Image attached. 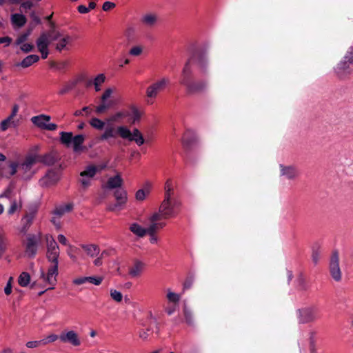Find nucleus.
I'll return each instance as SVG.
<instances>
[{
  "label": "nucleus",
  "mask_w": 353,
  "mask_h": 353,
  "mask_svg": "<svg viewBox=\"0 0 353 353\" xmlns=\"http://www.w3.org/2000/svg\"><path fill=\"white\" fill-rule=\"evenodd\" d=\"M166 297L170 302L177 303L180 301V295L175 292H172L170 290H167Z\"/></svg>",
  "instance_id": "nucleus-43"
},
{
  "label": "nucleus",
  "mask_w": 353,
  "mask_h": 353,
  "mask_svg": "<svg viewBox=\"0 0 353 353\" xmlns=\"http://www.w3.org/2000/svg\"><path fill=\"white\" fill-rule=\"evenodd\" d=\"M6 241L3 235L0 234V256L4 253L6 249Z\"/></svg>",
  "instance_id": "nucleus-51"
},
{
  "label": "nucleus",
  "mask_w": 353,
  "mask_h": 353,
  "mask_svg": "<svg viewBox=\"0 0 353 353\" xmlns=\"http://www.w3.org/2000/svg\"><path fill=\"white\" fill-rule=\"evenodd\" d=\"M30 34V30H29L27 33L23 34L18 37V38L15 41V43L17 45H21L23 44L28 39V37Z\"/></svg>",
  "instance_id": "nucleus-49"
},
{
  "label": "nucleus",
  "mask_w": 353,
  "mask_h": 353,
  "mask_svg": "<svg viewBox=\"0 0 353 353\" xmlns=\"http://www.w3.org/2000/svg\"><path fill=\"white\" fill-rule=\"evenodd\" d=\"M134 32L135 30L133 27H129L126 29L125 35L128 39H130L133 37Z\"/></svg>",
  "instance_id": "nucleus-62"
},
{
  "label": "nucleus",
  "mask_w": 353,
  "mask_h": 353,
  "mask_svg": "<svg viewBox=\"0 0 353 353\" xmlns=\"http://www.w3.org/2000/svg\"><path fill=\"white\" fill-rule=\"evenodd\" d=\"M158 20V16L154 13H148L144 14L141 19V23L147 27H153Z\"/></svg>",
  "instance_id": "nucleus-22"
},
{
  "label": "nucleus",
  "mask_w": 353,
  "mask_h": 353,
  "mask_svg": "<svg viewBox=\"0 0 353 353\" xmlns=\"http://www.w3.org/2000/svg\"><path fill=\"white\" fill-rule=\"evenodd\" d=\"M168 83V79L163 78L152 83L146 88V102L148 104L153 103L154 99L165 88Z\"/></svg>",
  "instance_id": "nucleus-8"
},
{
  "label": "nucleus",
  "mask_w": 353,
  "mask_h": 353,
  "mask_svg": "<svg viewBox=\"0 0 353 353\" xmlns=\"http://www.w3.org/2000/svg\"><path fill=\"white\" fill-rule=\"evenodd\" d=\"M330 274L332 278L336 282L341 281L342 279V272L339 265V255L336 251L332 254L330 265Z\"/></svg>",
  "instance_id": "nucleus-11"
},
{
  "label": "nucleus",
  "mask_w": 353,
  "mask_h": 353,
  "mask_svg": "<svg viewBox=\"0 0 353 353\" xmlns=\"http://www.w3.org/2000/svg\"><path fill=\"white\" fill-rule=\"evenodd\" d=\"M123 180L119 175L110 177L107 182V187L110 189L119 188L121 186Z\"/></svg>",
  "instance_id": "nucleus-29"
},
{
  "label": "nucleus",
  "mask_w": 353,
  "mask_h": 353,
  "mask_svg": "<svg viewBox=\"0 0 353 353\" xmlns=\"http://www.w3.org/2000/svg\"><path fill=\"white\" fill-rule=\"evenodd\" d=\"M296 315L300 324L313 323L320 318L319 308L314 305L298 309L296 311Z\"/></svg>",
  "instance_id": "nucleus-5"
},
{
  "label": "nucleus",
  "mask_w": 353,
  "mask_h": 353,
  "mask_svg": "<svg viewBox=\"0 0 353 353\" xmlns=\"http://www.w3.org/2000/svg\"><path fill=\"white\" fill-rule=\"evenodd\" d=\"M124 204H120L119 202L117 201L114 204L110 205L108 207L109 210L110 211H118L122 208V206Z\"/></svg>",
  "instance_id": "nucleus-55"
},
{
  "label": "nucleus",
  "mask_w": 353,
  "mask_h": 353,
  "mask_svg": "<svg viewBox=\"0 0 353 353\" xmlns=\"http://www.w3.org/2000/svg\"><path fill=\"white\" fill-rule=\"evenodd\" d=\"M45 239L46 241V259L50 263V265L48 269L47 273H45L43 271L41 272V278L43 281L52 286L48 288V290H51L54 289L57 282V277L59 274L58 267L60 250L52 236L46 234Z\"/></svg>",
  "instance_id": "nucleus-1"
},
{
  "label": "nucleus",
  "mask_w": 353,
  "mask_h": 353,
  "mask_svg": "<svg viewBox=\"0 0 353 353\" xmlns=\"http://www.w3.org/2000/svg\"><path fill=\"white\" fill-rule=\"evenodd\" d=\"M60 219H58V216H55L54 214H53L52 217V219H51V221L52 222V223L57 228H61V223H60Z\"/></svg>",
  "instance_id": "nucleus-63"
},
{
  "label": "nucleus",
  "mask_w": 353,
  "mask_h": 353,
  "mask_svg": "<svg viewBox=\"0 0 353 353\" xmlns=\"http://www.w3.org/2000/svg\"><path fill=\"white\" fill-rule=\"evenodd\" d=\"M117 131L112 126L106 127L103 134L101 135V139H108L115 137Z\"/></svg>",
  "instance_id": "nucleus-39"
},
{
  "label": "nucleus",
  "mask_w": 353,
  "mask_h": 353,
  "mask_svg": "<svg viewBox=\"0 0 353 353\" xmlns=\"http://www.w3.org/2000/svg\"><path fill=\"white\" fill-rule=\"evenodd\" d=\"M82 248L90 257H94L97 256L100 252L99 248L94 244L83 245Z\"/></svg>",
  "instance_id": "nucleus-28"
},
{
  "label": "nucleus",
  "mask_w": 353,
  "mask_h": 353,
  "mask_svg": "<svg viewBox=\"0 0 353 353\" xmlns=\"http://www.w3.org/2000/svg\"><path fill=\"white\" fill-rule=\"evenodd\" d=\"M188 50L189 52V57L187 61V64L201 66L208 64V45L196 46L192 44L188 47Z\"/></svg>",
  "instance_id": "nucleus-3"
},
{
  "label": "nucleus",
  "mask_w": 353,
  "mask_h": 353,
  "mask_svg": "<svg viewBox=\"0 0 353 353\" xmlns=\"http://www.w3.org/2000/svg\"><path fill=\"white\" fill-rule=\"evenodd\" d=\"M145 265L140 261H136L129 270V274L132 278L141 276L145 269Z\"/></svg>",
  "instance_id": "nucleus-19"
},
{
  "label": "nucleus",
  "mask_w": 353,
  "mask_h": 353,
  "mask_svg": "<svg viewBox=\"0 0 353 353\" xmlns=\"http://www.w3.org/2000/svg\"><path fill=\"white\" fill-rule=\"evenodd\" d=\"M33 6V3L31 1H26L21 3V8L24 10H30Z\"/></svg>",
  "instance_id": "nucleus-64"
},
{
  "label": "nucleus",
  "mask_w": 353,
  "mask_h": 353,
  "mask_svg": "<svg viewBox=\"0 0 353 353\" xmlns=\"http://www.w3.org/2000/svg\"><path fill=\"white\" fill-rule=\"evenodd\" d=\"M110 292V296L114 301L117 302H121L122 301L123 295L120 292L111 289Z\"/></svg>",
  "instance_id": "nucleus-46"
},
{
  "label": "nucleus",
  "mask_w": 353,
  "mask_h": 353,
  "mask_svg": "<svg viewBox=\"0 0 353 353\" xmlns=\"http://www.w3.org/2000/svg\"><path fill=\"white\" fill-rule=\"evenodd\" d=\"M50 120V117L45 114H41L32 117V122L39 128H45L47 123Z\"/></svg>",
  "instance_id": "nucleus-23"
},
{
  "label": "nucleus",
  "mask_w": 353,
  "mask_h": 353,
  "mask_svg": "<svg viewBox=\"0 0 353 353\" xmlns=\"http://www.w3.org/2000/svg\"><path fill=\"white\" fill-rule=\"evenodd\" d=\"M35 216V212H30L26 214L21 221V227L20 228V232L25 234L29 229L32 223V221Z\"/></svg>",
  "instance_id": "nucleus-20"
},
{
  "label": "nucleus",
  "mask_w": 353,
  "mask_h": 353,
  "mask_svg": "<svg viewBox=\"0 0 353 353\" xmlns=\"http://www.w3.org/2000/svg\"><path fill=\"white\" fill-rule=\"evenodd\" d=\"M39 59V57L36 54H32L26 57L23 59L20 64L17 66H30L32 64L37 62Z\"/></svg>",
  "instance_id": "nucleus-32"
},
{
  "label": "nucleus",
  "mask_w": 353,
  "mask_h": 353,
  "mask_svg": "<svg viewBox=\"0 0 353 353\" xmlns=\"http://www.w3.org/2000/svg\"><path fill=\"white\" fill-rule=\"evenodd\" d=\"M59 178L60 174L57 170H50L40 179L39 183L42 187H50L56 184Z\"/></svg>",
  "instance_id": "nucleus-14"
},
{
  "label": "nucleus",
  "mask_w": 353,
  "mask_h": 353,
  "mask_svg": "<svg viewBox=\"0 0 353 353\" xmlns=\"http://www.w3.org/2000/svg\"><path fill=\"white\" fill-rule=\"evenodd\" d=\"M114 196L120 204H125L127 201V192L124 190H117L114 192Z\"/></svg>",
  "instance_id": "nucleus-34"
},
{
  "label": "nucleus",
  "mask_w": 353,
  "mask_h": 353,
  "mask_svg": "<svg viewBox=\"0 0 353 353\" xmlns=\"http://www.w3.org/2000/svg\"><path fill=\"white\" fill-rule=\"evenodd\" d=\"M117 132L123 139H127L130 141L132 132L129 129L124 126H119L117 130Z\"/></svg>",
  "instance_id": "nucleus-38"
},
{
  "label": "nucleus",
  "mask_w": 353,
  "mask_h": 353,
  "mask_svg": "<svg viewBox=\"0 0 353 353\" xmlns=\"http://www.w3.org/2000/svg\"><path fill=\"white\" fill-rule=\"evenodd\" d=\"M184 316H185L186 323L188 325H192L193 324V317H192V314L191 311L185 308L184 309Z\"/></svg>",
  "instance_id": "nucleus-48"
},
{
  "label": "nucleus",
  "mask_w": 353,
  "mask_h": 353,
  "mask_svg": "<svg viewBox=\"0 0 353 353\" xmlns=\"http://www.w3.org/2000/svg\"><path fill=\"white\" fill-rule=\"evenodd\" d=\"M34 48V46L29 43H23L21 46V50L25 52H30Z\"/></svg>",
  "instance_id": "nucleus-59"
},
{
  "label": "nucleus",
  "mask_w": 353,
  "mask_h": 353,
  "mask_svg": "<svg viewBox=\"0 0 353 353\" xmlns=\"http://www.w3.org/2000/svg\"><path fill=\"white\" fill-rule=\"evenodd\" d=\"M90 124L92 127L99 130H103L105 127V123L97 118H92L90 121Z\"/></svg>",
  "instance_id": "nucleus-40"
},
{
  "label": "nucleus",
  "mask_w": 353,
  "mask_h": 353,
  "mask_svg": "<svg viewBox=\"0 0 353 353\" xmlns=\"http://www.w3.org/2000/svg\"><path fill=\"white\" fill-rule=\"evenodd\" d=\"M36 163H43L46 165H52L54 162V157L49 154L45 155L32 154Z\"/></svg>",
  "instance_id": "nucleus-25"
},
{
  "label": "nucleus",
  "mask_w": 353,
  "mask_h": 353,
  "mask_svg": "<svg viewBox=\"0 0 353 353\" xmlns=\"http://www.w3.org/2000/svg\"><path fill=\"white\" fill-rule=\"evenodd\" d=\"M85 140V137L82 134L77 135L72 137V143L73 144V149L74 152H79L81 147V145Z\"/></svg>",
  "instance_id": "nucleus-31"
},
{
  "label": "nucleus",
  "mask_w": 353,
  "mask_h": 353,
  "mask_svg": "<svg viewBox=\"0 0 353 353\" xmlns=\"http://www.w3.org/2000/svg\"><path fill=\"white\" fill-rule=\"evenodd\" d=\"M36 163L33 155L27 156L21 163H18L19 176L24 179L31 178L35 173L33 166Z\"/></svg>",
  "instance_id": "nucleus-9"
},
{
  "label": "nucleus",
  "mask_w": 353,
  "mask_h": 353,
  "mask_svg": "<svg viewBox=\"0 0 353 353\" xmlns=\"http://www.w3.org/2000/svg\"><path fill=\"white\" fill-rule=\"evenodd\" d=\"M320 259V252L318 250H313L312 254V261L316 264L319 262V260Z\"/></svg>",
  "instance_id": "nucleus-58"
},
{
  "label": "nucleus",
  "mask_w": 353,
  "mask_h": 353,
  "mask_svg": "<svg viewBox=\"0 0 353 353\" xmlns=\"http://www.w3.org/2000/svg\"><path fill=\"white\" fill-rule=\"evenodd\" d=\"M17 173L19 174L18 163L10 161L6 166L3 168L2 170L0 172V175L3 177L10 178Z\"/></svg>",
  "instance_id": "nucleus-17"
},
{
  "label": "nucleus",
  "mask_w": 353,
  "mask_h": 353,
  "mask_svg": "<svg viewBox=\"0 0 353 353\" xmlns=\"http://www.w3.org/2000/svg\"><path fill=\"white\" fill-rule=\"evenodd\" d=\"M61 135V141L63 144H65L67 146H70V145L72 143V133L71 132H61L60 133Z\"/></svg>",
  "instance_id": "nucleus-36"
},
{
  "label": "nucleus",
  "mask_w": 353,
  "mask_h": 353,
  "mask_svg": "<svg viewBox=\"0 0 353 353\" xmlns=\"http://www.w3.org/2000/svg\"><path fill=\"white\" fill-rule=\"evenodd\" d=\"M7 197L10 199V207L8 210V214H13L17 210H20L22 207L21 201L20 199H14L12 196V190L8 188L5 192L0 195V198Z\"/></svg>",
  "instance_id": "nucleus-15"
},
{
  "label": "nucleus",
  "mask_w": 353,
  "mask_h": 353,
  "mask_svg": "<svg viewBox=\"0 0 353 353\" xmlns=\"http://www.w3.org/2000/svg\"><path fill=\"white\" fill-rule=\"evenodd\" d=\"M334 73L341 79H345L353 74V68H334Z\"/></svg>",
  "instance_id": "nucleus-24"
},
{
  "label": "nucleus",
  "mask_w": 353,
  "mask_h": 353,
  "mask_svg": "<svg viewBox=\"0 0 353 353\" xmlns=\"http://www.w3.org/2000/svg\"><path fill=\"white\" fill-rule=\"evenodd\" d=\"M30 281V276L26 272H23L18 278V283L21 287H26Z\"/></svg>",
  "instance_id": "nucleus-35"
},
{
  "label": "nucleus",
  "mask_w": 353,
  "mask_h": 353,
  "mask_svg": "<svg viewBox=\"0 0 353 353\" xmlns=\"http://www.w3.org/2000/svg\"><path fill=\"white\" fill-rule=\"evenodd\" d=\"M281 174L285 176L289 180L295 179L299 174L298 170L294 166L280 165Z\"/></svg>",
  "instance_id": "nucleus-18"
},
{
  "label": "nucleus",
  "mask_w": 353,
  "mask_h": 353,
  "mask_svg": "<svg viewBox=\"0 0 353 353\" xmlns=\"http://www.w3.org/2000/svg\"><path fill=\"white\" fill-rule=\"evenodd\" d=\"M125 117V114L124 112H118L115 113L114 114H113L112 116H111L109 121H112V122L117 121L120 119L123 118Z\"/></svg>",
  "instance_id": "nucleus-52"
},
{
  "label": "nucleus",
  "mask_w": 353,
  "mask_h": 353,
  "mask_svg": "<svg viewBox=\"0 0 353 353\" xmlns=\"http://www.w3.org/2000/svg\"><path fill=\"white\" fill-rule=\"evenodd\" d=\"M58 339H59V336L57 334H50L46 338L41 339V343H43V345H46L48 343H53L56 341Z\"/></svg>",
  "instance_id": "nucleus-45"
},
{
  "label": "nucleus",
  "mask_w": 353,
  "mask_h": 353,
  "mask_svg": "<svg viewBox=\"0 0 353 353\" xmlns=\"http://www.w3.org/2000/svg\"><path fill=\"white\" fill-rule=\"evenodd\" d=\"M165 195L163 200H172L173 185L170 179H168L165 184Z\"/></svg>",
  "instance_id": "nucleus-33"
},
{
  "label": "nucleus",
  "mask_w": 353,
  "mask_h": 353,
  "mask_svg": "<svg viewBox=\"0 0 353 353\" xmlns=\"http://www.w3.org/2000/svg\"><path fill=\"white\" fill-rule=\"evenodd\" d=\"M296 283H297V288H298L299 290L306 291L308 290L309 285L307 283L306 279L302 275H300L297 278Z\"/></svg>",
  "instance_id": "nucleus-37"
},
{
  "label": "nucleus",
  "mask_w": 353,
  "mask_h": 353,
  "mask_svg": "<svg viewBox=\"0 0 353 353\" xmlns=\"http://www.w3.org/2000/svg\"><path fill=\"white\" fill-rule=\"evenodd\" d=\"M88 167L94 168V175L98 172H101L103 170L105 167L106 164H99V165H89Z\"/></svg>",
  "instance_id": "nucleus-57"
},
{
  "label": "nucleus",
  "mask_w": 353,
  "mask_h": 353,
  "mask_svg": "<svg viewBox=\"0 0 353 353\" xmlns=\"http://www.w3.org/2000/svg\"><path fill=\"white\" fill-rule=\"evenodd\" d=\"M149 225L148 226L147 234L149 235V241L152 244H156L159 241V237L156 234L157 232L161 229H163L166 223L165 222H155L148 221Z\"/></svg>",
  "instance_id": "nucleus-12"
},
{
  "label": "nucleus",
  "mask_w": 353,
  "mask_h": 353,
  "mask_svg": "<svg viewBox=\"0 0 353 353\" xmlns=\"http://www.w3.org/2000/svg\"><path fill=\"white\" fill-rule=\"evenodd\" d=\"M141 117V113L137 109L134 108L132 110V119L133 122H136L140 119Z\"/></svg>",
  "instance_id": "nucleus-56"
},
{
  "label": "nucleus",
  "mask_w": 353,
  "mask_h": 353,
  "mask_svg": "<svg viewBox=\"0 0 353 353\" xmlns=\"http://www.w3.org/2000/svg\"><path fill=\"white\" fill-rule=\"evenodd\" d=\"M130 141H134L138 145H141L144 143V139L141 132L135 128L132 132Z\"/></svg>",
  "instance_id": "nucleus-30"
},
{
  "label": "nucleus",
  "mask_w": 353,
  "mask_h": 353,
  "mask_svg": "<svg viewBox=\"0 0 353 353\" xmlns=\"http://www.w3.org/2000/svg\"><path fill=\"white\" fill-rule=\"evenodd\" d=\"M117 104L114 90L112 88H107L101 97V103L95 107V112L99 114H103Z\"/></svg>",
  "instance_id": "nucleus-6"
},
{
  "label": "nucleus",
  "mask_w": 353,
  "mask_h": 353,
  "mask_svg": "<svg viewBox=\"0 0 353 353\" xmlns=\"http://www.w3.org/2000/svg\"><path fill=\"white\" fill-rule=\"evenodd\" d=\"M105 76L103 74H99L94 80V85L95 87L96 91H99L101 90V85L105 81Z\"/></svg>",
  "instance_id": "nucleus-44"
},
{
  "label": "nucleus",
  "mask_w": 353,
  "mask_h": 353,
  "mask_svg": "<svg viewBox=\"0 0 353 353\" xmlns=\"http://www.w3.org/2000/svg\"><path fill=\"white\" fill-rule=\"evenodd\" d=\"M129 230L139 238L144 237L148 232V227L144 228L137 223H132L130 224Z\"/></svg>",
  "instance_id": "nucleus-21"
},
{
  "label": "nucleus",
  "mask_w": 353,
  "mask_h": 353,
  "mask_svg": "<svg viewBox=\"0 0 353 353\" xmlns=\"http://www.w3.org/2000/svg\"><path fill=\"white\" fill-rule=\"evenodd\" d=\"M59 339L61 342L70 343L74 347L79 346L81 344L80 336L74 330L62 332L59 336Z\"/></svg>",
  "instance_id": "nucleus-13"
},
{
  "label": "nucleus",
  "mask_w": 353,
  "mask_h": 353,
  "mask_svg": "<svg viewBox=\"0 0 353 353\" xmlns=\"http://www.w3.org/2000/svg\"><path fill=\"white\" fill-rule=\"evenodd\" d=\"M70 41V37L67 35L65 37L62 38L60 41L57 44L56 49L61 52L64 49H66L67 44Z\"/></svg>",
  "instance_id": "nucleus-42"
},
{
  "label": "nucleus",
  "mask_w": 353,
  "mask_h": 353,
  "mask_svg": "<svg viewBox=\"0 0 353 353\" xmlns=\"http://www.w3.org/2000/svg\"><path fill=\"white\" fill-rule=\"evenodd\" d=\"M181 203L179 201L163 200L159 211L152 213L148 218V221L160 222L162 219H168L176 217L180 211Z\"/></svg>",
  "instance_id": "nucleus-2"
},
{
  "label": "nucleus",
  "mask_w": 353,
  "mask_h": 353,
  "mask_svg": "<svg viewBox=\"0 0 353 353\" xmlns=\"http://www.w3.org/2000/svg\"><path fill=\"white\" fill-rule=\"evenodd\" d=\"M143 48L139 46H137L131 48L130 50V54L133 56H139L141 54Z\"/></svg>",
  "instance_id": "nucleus-50"
},
{
  "label": "nucleus",
  "mask_w": 353,
  "mask_h": 353,
  "mask_svg": "<svg viewBox=\"0 0 353 353\" xmlns=\"http://www.w3.org/2000/svg\"><path fill=\"white\" fill-rule=\"evenodd\" d=\"M87 279L88 276L77 278L73 280V283L75 285H81L85 283V282H88Z\"/></svg>",
  "instance_id": "nucleus-61"
},
{
  "label": "nucleus",
  "mask_w": 353,
  "mask_h": 353,
  "mask_svg": "<svg viewBox=\"0 0 353 353\" xmlns=\"http://www.w3.org/2000/svg\"><path fill=\"white\" fill-rule=\"evenodd\" d=\"M61 33L56 28H50L48 32H43L37 40V46L41 53L42 59H45L48 55V46L50 42L61 37Z\"/></svg>",
  "instance_id": "nucleus-4"
},
{
  "label": "nucleus",
  "mask_w": 353,
  "mask_h": 353,
  "mask_svg": "<svg viewBox=\"0 0 353 353\" xmlns=\"http://www.w3.org/2000/svg\"><path fill=\"white\" fill-rule=\"evenodd\" d=\"M102 276H88V282L92 283L95 285H99L103 281Z\"/></svg>",
  "instance_id": "nucleus-47"
},
{
  "label": "nucleus",
  "mask_w": 353,
  "mask_h": 353,
  "mask_svg": "<svg viewBox=\"0 0 353 353\" xmlns=\"http://www.w3.org/2000/svg\"><path fill=\"white\" fill-rule=\"evenodd\" d=\"M40 241V234L38 235L30 234L27 236L26 241L23 243L25 254L27 256L33 258L36 255Z\"/></svg>",
  "instance_id": "nucleus-10"
},
{
  "label": "nucleus",
  "mask_w": 353,
  "mask_h": 353,
  "mask_svg": "<svg viewBox=\"0 0 353 353\" xmlns=\"http://www.w3.org/2000/svg\"><path fill=\"white\" fill-rule=\"evenodd\" d=\"M115 6L116 5L114 3L110 1H105L103 5L102 8L104 11H109L115 8Z\"/></svg>",
  "instance_id": "nucleus-54"
},
{
  "label": "nucleus",
  "mask_w": 353,
  "mask_h": 353,
  "mask_svg": "<svg viewBox=\"0 0 353 353\" xmlns=\"http://www.w3.org/2000/svg\"><path fill=\"white\" fill-rule=\"evenodd\" d=\"M150 193V189H140L137 191L135 198L139 201H143Z\"/></svg>",
  "instance_id": "nucleus-41"
},
{
  "label": "nucleus",
  "mask_w": 353,
  "mask_h": 353,
  "mask_svg": "<svg viewBox=\"0 0 353 353\" xmlns=\"http://www.w3.org/2000/svg\"><path fill=\"white\" fill-rule=\"evenodd\" d=\"M10 126H12V125L7 119L1 123V128L3 131L7 130Z\"/></svg>",
  "instance_id": "nucleus-60"
},
{
  "label": "nucleus",
  "mask_w": 353,
  "mask_h": 353,
  "mask_svg": "<svg viewBox=\"0 0 353 353\" xmlns=\"http://www.w3.org/2000/svg\"><path fill=\"white\" fill-rule=\"evenodd\" d=\"M11 21L14 25L19 28L23 26L27 22L26 17L21 14H12L11 17Z\"/></svg>",
  "instance_id": "nucleus-27"
},
{
  "label": "nucleus",
  "mask_w": 353,
  "mask_h": 353,
  "mask_svg": "<svg viewBox=\"0 0 353 353\" xmlns=\"http://www.w3.org/2000/svg\"><path fill=\"white\" fill-rule=\"evenodd\" d=\"M181 83L187 88L190 94H195L203 91L206 84L204 82H195L190 79V70L188 68H185L182 72Z\"/></svg>",
  "instance_id": "nucleus-7"
},
{
  "label": "nucleus",
  "mask_w": 353,
  "mask_h": 353,
  "mask_svg": "<svg viewBox=\"0 0 353 353\" xmlns=\"http://www.w3.org/2000/svg\"><path fill=\"white\" fill-rule=\"evenodd\" d=\"M41 345H43V343H41V340L40 341H28L26 343V346L28 348H36Z\"/></svg>",
  "instance_id": "nucleus-53"
},
{
  "label": "nucleus",
  "mask_w": 353,
  "mask_h": 353,
  "mask_svg": "<svg viewBox=\"0 0 353 353\" xmlns=\"http://www.w3.org/2000/svg\"><path fill=\"white\" fill-rule=\"evenodd\" d=\"M94 168L86 167L85 169L80 173L79 181L83 188L86 189L91 184V181L94 176Z\"/></svg>",
  "instance_id": "nucleus-16"
},
{
  "label": "nucleus",
  "mask_w": 353,
  "mask_h": 353,
  "mask_svg": "<svg viewBox=\"0 0 353 353\" xmlns=\"http://www.w3.org/2000/svg\"><path fill=\"white\" fill-rule=\"evenodd\" d=\"M73 205L71 203L62 205L56 208L53 212V214L60 219L64 214L69 212L72 210Z\"/></svg>",
  "instance_id": "nucleus-26"
}]
</instances>
